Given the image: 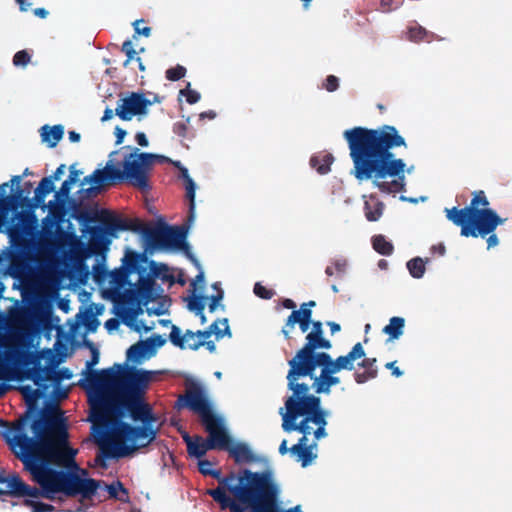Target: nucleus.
Instances as JSON below:
<instances>
[{"label":"nucleus","instance_id":"29","mask_svg":"<svg viewBox=\"0 0 512 512\" xmlns=\"http://www.w3.org/2000/svg\"><path fill=\"white\" fill-rule=\"evenodd\" d=\"M314 446H316V444L302 448L300 446H292L290 448V453L297 457V461L301 462L302 467H307L317 457V455L313 453Z\"/></svg>","mask_w":512,"mask_h":512},{"label":"nucleus","instance_id":"12","mask_svg":"<svg viewBox=\"0 0 512 512\" xmlns=\"http://www.w3.org/2000/svg\"><path fill=\"white\" fill-rule=\"evenodd\" d=\"M193 221H189L182 226L162 225L145 232L148 243L156 248H177L182 249L187 246L185 241L188 229Z\"/></svg>","mask_w":512,"mask_h":512},{"label":"nucleus","instance_id":"19","mask_svg":"<svg viewBox=\"0 0 512 512\" xmlns=\"http://www.w3.org/2000/svg\"><path fill=\"white\" fill-rule=\"evenodd\" d=\"M307 381L310 386V391L313 390V394L318 396L320 394H330L331 387L338 385L340 378L326 372H320L319 375H316L314 372L311 378H307Z\"/></svg>","mask_w":512,"mask_h":512},{"label":"nucleus","instance_id":"14","mask_svg":"<svg viewBox=\"0 0 512 512\" xmlns=\"http://www.w3.org/2000/svg\"><path fill=\"white\" fill-rule=\"evenodd\" d=\"M305 340L304 346L288 361L289 368L316 355L318 349L329 350L332 347L331 341L324 337L323 324L319 320L312 322V329Z\"/></svg>","mask_w":512,"mask_h":512},{"label":"nucleus","instance_id":"8","mask_svg":"<svg viewBox=\"0 0 512 512\" xmlns=\"http://www.w3.org/2000/svg\"><path fill=\"white\" fill-rule=\"evenodd\" d=\"M489 201L483 190L475 191L470 205L464 208H446V218L461 228L464 237H485L502 225L506 219L488 208Z\"/></svg>","mask_w":512,"mask_h":512},{"label":"nucleus","instance_id":"9","mask_svg":"<svg viewBox=\"0 0 512 512\" xmlns=\"http://www.w3.org/2000/svg\"><path fill=\"white\" fill-rule=\"evenodd\" d=\"M317 367L321 368L320 372H326L332 375L341 371L337 362L330 354L326 352L317 353L289 368L286 376L287 390L290 393L298 394L303 397H317L310 393V386L307 381V378H311V375H313Z\"/></svg>","mask_w":512,"mask_h":512},{"label":"nucleus","instance_id":"20","mask_svg":"<svg viewBox=\"0 0 512 512\" xmlns=\"http://www.w3.org/2000/svg\"><path fill=\"white\" fill-rule=\"evenodd\" d=\"M211 335H213V330H209V328L205 330H198L197 332L187 330L184 335H181L179 327L172 325L169 340L173 345L179 347L180 349H185V341H189V338L194 339L195 336H197L203 339H208L211 337Z\"/></svg>","mask_w":512,"mask_h":512},{"label":"nucleus","instance_id":"53","mask_svg":"<svg viewBox=\"0 0 512 512\" xmlns=\"http://www.w3.org/2000/svg\"><path fill=\"white\" fill-rule=\"evenodd\" d=\"M73 185L70 181L65 180L55 193V199L65 201L69 197Z\"/></svg>","mask_w":512,"mask_h":512},{"label":"nucleus","instance_id":"21","mask_svg":"<svg viewBox=\"0 0 512 512\" xmlns=\"http://www.w3.org/2000/svg\"><path fill=\"white\" fill-rule=\"evenodd\" d=\"M148 260L145 252L139 253L131 249H126L125 256L123 258V268L129 273L137 272L138 274H144L146 268L142 264Z\"/></svg>","mask_w":512,"mask_h":512},{"label":"nucleus","instance_id":"50","mask_svg":"<svg viewBox=\"0 0 512 512\" xmlns=\"http://www.w3.org/2000/svg\"><path fill=\"white\" fill-rule=\"evenodd\" d=\"M60 223L56 221L55 219L51 218V216H46L43 219V230L44 233L47 234V238L51 239L55 235V227L58 226Z\"/></svg>","mask_w":512,"mask_h":512},{"label":"nucleus","instance_id":"49","mask_svg":"<svg viewBox=\"0 0 512 512\" xmlns=\"http://www.w3.org/2000/svg\"><path fill=\"white\" fill-rule=\"evenodd\" d=\"M106 490L108 491L109 496L111 498H115V499L118 498L119 491H121L126 497H128V491L120 481H117L115 483L107 485ZM119 499L123 500V498H121V497H119Z\"/></svg>","mask_w":512,"mask_h":512},{"label":"nucleus","instance_id":"17","mask_svg":"<svg viewBox=\"0 0 512 512\" xmlns=\"http://www.w3.org/2000/svg\"><path fill=\"white\" fill-rule=\"evenodd\" d=\"M123 181V170L117 168L112 161H108L103 169H96L92 174L86 176L81 185L94 183L98 186H110Z\"/></svg>","mask_w":512,"mask_h":512},{"label":"nucleus","instance_id":"37","mask_svg":"<svg viewBox=\"0 0 512 512\" xmlns=\"http://www.w3.org/2000/svg\"><path fill=\"white\" fill-rule=\"evenodd\" d=\"M147 353H149L147 349V343L144 341H138L137 343L130 346L126 352L127 360L132 362H138L141 358H143Z\"/></svg>","mask_w":512,"mask_h":512},{"label":"nucleus","instance_id":"41","mask_svg":"<svg viewBox=\"0 0 512 512\" xmlns=\"http://www.w3.org/2000/svg\"><path fill=\"white\" fill-rule=\"evenodd\" d=\"M207 297L204 295H197L193 292V295L188 299L187 308L195 314H201L205 309V301Z\"/></svg>","mask_w":512,"mask_h":512},{"label":"nucleus","instance_id":"5","mask_svg":"<svg viewBox=\"0 0 512 512\" xmlns=\"http://www.w3.org/2000/svg\"><path fill=\"white\" fill-rule=\"evenodd\" d=\"M175 407L178 409L186 407L197 413L208 433L206 440L201 436H195L194 441L188 443L187 452L190 456L200 459L209 450L228 449V445L231 444V437L222 418L212 411L205 391L199 384L195 382L187 384L185 394L178 397Z\"/></svg>","mask_w":512,"mask_h":512},{"label":"nucleus","instance_id":"60","mask_svg":"<svg viewBox=\"0 0 512 512\" xmlns=\"http://www.w3.org/2000/svg\"><path fill=\"white\" fill-rule=\"evenodd\" d=\"M202 346H205L210 352H214L216 349L215 343L213 341H193V343H188L187 345V347L191 350H198Z\"/></svg>","mask_w":512,"mask_h":512},{"label":"nucleus","instance_id":"44","mask_svg":"<svg viewBox=\"0 0 512 512\" xmlns=\"http://www.w3.org/2000/svg\"><path fill=\"white\" fill-rule=\"evenodd\" d=\"M430 33L422 26L415 25L408 28V38L411 41L419 42L428 38Z\"/></svg>","mask_w":512,"mask_h":512},{"label":"nucleus","instance_id":"38","mask_svg":"<svg viewBox=\"0 0 512 512\" xmlns=\"http://www.w3.org/2000/svg\"><path fill=\"white\" fill-rule=\"evenodd\" d=\"M208 328L209 330H213V334L217 339L223 338L226 335L231 337V331L227 318L215 320Z\"/></svg>","mask_w":512,"mask_h":512},{"label":"nucleus","instance_id":"10","mask_svg":"<svg viewBox=\"0 0 512 512\" xmlns=\"http://www.w3.org/2000/svg\"><path fill=\"white\" fill-rule=\"evenodd\" d=\"M130 148L132 152L123 160L124 181L137 188L143 193H148L152 186L149 181V174L156 160L170 162L171 160L162 155L140 152L136 147Z\"/></svg>","mask_w":512,"mask_h":512},{"label":"nucleus","instance_id":"33","mask_svg":"<svg viewBox=\"0 0 512 512\" xmlns=\"http://www.w3.org/2000/svg\"><path fill=\"white\" fill-rule=\"evenodd\" d=\"M8 494L14 497H23L24 489H26V483L17 474L7 478Z\"/></svg>","mask_w":512,"mask_h":512},{"label":"nucleus","instance_id":"31","mask_svg":"<svg viewBox=\"0 0 512 512\" xmlns=\"http://www.w3.org/2000/svg\"><path fill=\"white\" fill-rule=\"evenodd\" d=\"M405 326V320L402 317L394 316L390 319L389 324L383 328V333L389 336V339H398L402 334Z\"/></svg>","mask_w":512,"mask_h":512},{"label":"nucleus","instance_id":"56","mask_svg":"<svg viewBox=\"0 0 512 512\" xmlns=\"http://www.w3.org/2000/svg\"><path fill=\"white\" fill-rule=\"evenodd\" d=\"M31 60V56L26 50H21L15 53L13 57V64L15 66H25L27 65Z\"/></svg>","mask_w":512,"mask_h":512},{"label":"nucleus","instance_id":"7","mask_svg":"<svg viewBox=\"0 0 512 512\" xmlns=\"http://www.w3.org/2000/svg\"><path fill=\"white\" fill-rule=\"evenodd\" d=\"M154 423H142L141 426H133L121 420L110 423L111 429L105 430L96 442L100 449V458H120L131 455L139 448L152 443L157 436L158 428L153 427Z\"/></svg>","mask_w":512,"mask_h":512},{"label":"nucleus","instance_id":"2","mask_svg":"<svg viewBox=\"0 0 512 512\" xmlns=\"http://www.w3.org/2000/svg\"><path fill=\"white\" fill-rule=\"evenodd\" d=\"M151 380V371L121 364L92 371L87 379L94 389L89 395L90 421L108 428L110 423L120 420L128 412L135 422H157L151 405L145 402Z\"/></svg>","mask_w":512,"mask_h":512},{"label":"nucleus","instance_id":"18","mask_svg":"<svg viewBox=\"0 0 512 512\" xmlns=\"http://www.w3.org/2000/svg\"><path fill=\"white\" fill-rule=\"evenodd\" d=\"M43 207V203H38L36 195L33 199L24 196V191L17 187L16 191L6 198L1 199V212L7 215L10 211H17L19 207L27 208L28 211L33 212L37 207Z\"/></svg>","mask_w":512,"mask_h":512},{"label":"nucleus","instance_id":"48","mask_svg":"<svg viewBox=\"0 0 512 512\" xmlns=\"http://www.w3.org/2000/svg\"><path fill=\"white\" fill-rule=\"evenodd\" d=\"M186 74V68L182 65H176L166 71V78L170 81H178Z\"/></svg>","mask_w":512,"mask_h":512},{"label":"nucleus","instance_id":"3","mask_svg":"<svg viewBox=\"0 0 512 512\" xmlns=\"http://www.w3.org/2000/svg\"><path fill=\"white\" fill-rule=\"evenodd\" d=\"M353 162L352 174L358 181L370 180L385 194L405 191L403 159L396 158L394 148L407 147L398 130L391 125L376 129L353 127L343 132Z\"/></svg>","mask_w":512,"mask_h":512},{"label":"nucleus","instance_id":"51","mask_svg":"<svg viewBox=\"0 0 512 512\" xmlns=\"http://www.w3.org/2000/svg\"><path fill=\"white\" fill-rule=\"evenodd\" d=\"M144 342L147 343V349L149 352H151L156 348L162 347L166 343V339L159 334H154Z\"/></svg>","mask_w":512,"mask_h":512},{"label":"nucleus","instance_id":"30","mask_svg":"<svg viewBox=\"0 0 512 512\" xmlns=\"http://www.w3.org/2000/svg\"><path fill=\"white\" fill-rule=\"evenodd\" d=\"M8 273L16 279H22L27 273V264L19 255H13L8 265Z\"/></svg>","mask_w":512,"mask_h":512},{"label":"nucleus","instance_id":"55","mask_svg":"<svg viewBox=\"0 0 512 512\" xmlns=\"http://www.w3.org/2000/svg\"><path fill=\"white\" fill-rule=\"evenodd\" d=\"M378 375V370H371L370 372L363 371V372H356L354 374V379L358 384H363L371 379L376 378Z\"/></svg>","mask_w":512,"mask_h":512},{"label":"nucleus","instance_id":"46","mask_svg":"<svg viewBox=\"0 0 512 512\" xmlns=\"http://www.w3.org/2000/svg\"><path fill=\"white\" fill-rule=\"evenodd\" d=\"M24 505L31 507L32 512H53V511H55V507L51 504L37 502L34 500H30V499H25Z\"/></svg>","mask_w":512,"mask_h":512},{"label":"nucleus","instance_id":"23","mask_svg":"<svg viewBox=\"0 0 512 512\" xmlns=\"http://www.w3.org/2000/svg\"><path fill=\"white\" fill-rule=\"evenodd\" d=\"M364 198H366L364 202V213L366 219L370 222L378 221L383 215L385 208L384 203L375 194L364 196Z\"/></svg>","mask_w":512,"mask_h":512},{"label":"nucleus","instance_id":"47","mask_svg":"<svg viewBox=\"0 0 512 512\" xmlns=\"http://www.w3.org/2000/svg\"><path fill=\"white\" fill-rule=\"evenodd\" d=\"M109 272L104 264H96L93 267V277L94 280L101 284L108 280Z\"/></svg>","mask_w":512,"mask_h":512},{"label":"nucleus","instance_id":"61","mask_svg":"<svg viewBox=\"0 0 512 512\" xmlns=\"http://www.w3.org/2000/svg\"><path fill=\"white\" fill-rule=\"evenodd\" d=\"M121 51L126 54V56L128 57V61L134 60L136 56V51L133 47V43L131 40L124 41L121 47Z\"/></svg>","mask_w":512,"mask_h":512},{"label":"nucleus","instance_id":"11","mask_svg":"<svg viewBox=\"0 0 512 512\" xmlns=\"http://www.w3.org/2000/svg\"><path fill=\"white\" fill-rule=\"evenodd\" d=\"M98 220L103 224L104 229L99 227L90 228V248L94 253H100L107 249L110 241L105 237V234L114 236L117 231H133L142 232L145 235L147 230L144 224L139 219H126L121 218L108 210H102L99 214Z\"/></svg>","mask_w":512,"mask_h":512},{"label":"nucleus","instance_id":"27","mask_svg":"<svg viewBox=\"0 0 512 512\" xmlns=\"http://www.w3.org/2000/svg\"><path fill=\"white\" fill-rule=\"evenodd\" d=\"M334 157L330 153L313 155L310 158V166L319 174L325 175L331 170Z\"/></svg>","mask_w":512,"mask_h":512},{"label":"nucleus","instance_id":"16","mask_svg":"<svg viewBox=\"0 0 512 512\" xmlns=\"http://www.w3.org/2000/svg\"><path fill=\"white\" fill-rule=\"evenodd\" d=\"M19 223L9 229V236L14 244L22 246L25 244L26 236H32L38 225L34 212L22 211L17 213Z\"/></svg>","mask_w":512,"mask_h":512},{"label":"nucleus","instance_id":"45","mask_svg":"<svg viewBox=\"0 0 512 512\" xmlns=\"http://www.w3.org/2000/svg\"><path fill=\"white\" fill-rule=\"evenodd\" d=\"M22 393L24 395L25 401L30 409H32L36 401L42 396V392L40 388L38 389H31L30 387H22Z\"/></svg>","mask_w":512,"mask_h":512},{"label":"nucleus","instance_id":"24","mask_svg":"<svg viewBox=\"0 0 512 512\" xmlns=\"http://www.w3.org/2000/svg\"><path fill=\"white\" fill-rule=\"evenodd\" d=\"M226 450L237 464L251 463L256 460L251 449L244 443H237L233 446H230L229 444L228 449Z\"/></svg>","mask_w":512,"mask_h":512},{"label":"nucleus","instance_id":"63","mask_svg":"<svg viewBox=\"0 0 512 512\" xmlns=\"http://www.w3.org/2000/svg\"><path fill=\"white\" fill-rule=\"evenodd\" d=\"M72 377V373L68 368H62L59 370H54L53 381L55 383H59L64 379H70Z\"/></svg>","mask_w":512,"mask_h":512},{"label":"nucleus","instance_id":"39","mask_svg":"<svg viewBox=\"0 0 512 512\" xmlns=\"http://www.w3.org/2000/svg\"><path fill=\"white\" fill-rule=\"evenodd\" d=\"M300 321H302L301 308L298 310L294 309L286 319L285 325L282 328V334L287 340L291 338L290 332L294 329L295 324H298Z\"/></svg>","mask_w":512,"mask_h":512},{"label":"nucleus","instance_id":"57","mask_svg":"<svg viewBox=\"0 0 512 512\" xmlns=\"http://www.w3.org/2000/svg\"><path fill=\"white\" fill-rule=\"evenodd\" d=\"M224 298V291L219 289V291L210 297V303L208 305L209 312L213 313L219 306L220 301ZM222 309H224L223 305H220Z\"/></svg>","mask_w":512,"mask_h":512},{"label":"nucleus","instance_id":"26","mask_svg":"<svg viewBox=\"0 0 512 512\" xmlns=\"http://www.w3.org/2000/svg\"><path fill=\"white\" fill-rule=\"evenodd\" d=\"M154 286L155 281L150 275L139 274L137 282L138 295L146 301L154 300Z\"/></svg>","mask_w":512,"mask_h":512},{"label":"nucleus","instance_id":"35","mask_svg":"<svg viewBox=\"0 0 512 512\" xmlns=\"http://www.w3.org/2000/svg\"><path fill=\"white\" fill-rule=\"evenodd\" d=\"M64 202L65 201L54 199L49 201L48 204L45 205V207H48L49 209L48 216H51V218L58 221V223H62L66 216V208Z\"/></svg>","mask_w":512,"mask_h":512},{"label":"nucleus","instance_id":"54","mask_svg":"<svg viewBox=\"0 0 512 512\" xmlns=\"http://www.w3.org/2000/svg\"><path fill=\"white\" fill-rule=\"evenodd\" d=\"M253 291L256 296H258L259 298L265 299V300L271 299L274 296L273 290L266 288L265 286H263L260 283H256L254 285Z\"/></svg>","mask_w":512,"mask_h":512},{"label":"nucleus","instance_id":"22","mask_svg":"<svg viewBox=\"0 0 512 512\" xmlns=\"http://www.w3.org/2000/svg\"><path fill=\"white\" fill-rule=\"evenodd\" d=\"M174 166L179 168L180 176L185 181L186 188V197L189 200V211H188V219L189 221H194L195 219V183L193 179L189 176L188 169L181 165L179 161L173 162Z\"/></svg>","mask_w":512,"mask_h":512},{"label":"nucleus","instance_id":"34","mask_svg":"<svg viewBox=\"0 0 512 512\" xmlns=\"http://www.w3.org/2000/svg\"><path fill=\"white\" fill-rule=\"evenodd\" d=\"M372 246L376 252L384 256H390L394 251L393 244L381 234L372 237Z\"/></svg>","mask_w":512,"mask_h":512},{"label":"nucleus","instance_id":"64","mask_svg":"<svg viewBox=\"0 0 512 512\" xmlns=\"http://www.w3.org/2000/svg\"><path fill=\"white\" fill-rule=\"evenodd\" d=\"M339 87V80L336 76L334 75H329L327 76L326 80H325V83H324V88L328 91V92H334L338 89Z\"/></svg>","mask_w":512,"mask_h":512},{"label":"nucleus","instance_id":"1","mask_svg":"<svg viewBox=\"0 0 512 512\" xmlns=\"http://www.w3.org/2000/svg\"><path fill=\"white\" fill-rule=\"evenodd\" d=\"M25 418H20L12 427L17 432L14 440L19 447L16 456L21 460L31 480L39 488L26 484L23 497L53 500L60 493L58 470L50 465L78 469L75 462L77 450L69 446V434L62 410L52 406L40 411L39 418L31 425L34 437L23 432Z\"/></svg>","mask_w":512,"mask_h":512},{"label":"nucleus","instance_id":"32","mask_svg":"<svg viewBox=\"0 0 512 512\" xmlns=\"http://www.w3.org/2000/svg\"><path fill=\"white\" fill-rule=\"evenodd\" d=\"M129 273L123 268H117L109 272L108 282L116 289L123 288L128 281Z\"/></svg>","mask_w":512,"mask_h":512},{"label":"nucleus","instance_id":"36","mask_svg":"<svg viewBox=\"0 0 512 512\" xmlns=\"http://www.w3.org/2000/svg\"><path fill=\"white\" fill-rule=\"evenodd\" d=\"M55 189L54 182L48 177H44L35 189V195L38 203H43L45 207V197Z\"/></svg>","mask_w":512,"mask_h":512},{"label":"nucleus","instance_id":"15","mask_svg":"<svg viewBox=\"0 0 512 512\" xmlns=\"http://www.w3.org/2000/svg\"><path fill=\"white\" fill-rule=\"evenodd\" d=\"M120 101L115 109V115L123 121H130L134 116L146 114L148 107L153 103L139 92H131Z\"/></svg>","mask_w":512,"mask_h":512},{"label":"nucleus","instance_id":"25","mask_svg":"<svg viewBox=\"0 0 512 512\" xmlns=\"http://www.w3.org/2000/svg\"><path fill=\"white\" fill-rule=\"evenodd\" d=\"M64 134V128L62 125H44L40 129V136L43 142L48 144V147L54 148L58 142L62 139Z\"/></svg>","mask_w":512,"mask_h":512},{"label":"nucleus","instance_id":"52","mask_svg":"<svg viewBox=\"0 0 512 512\" xmlns=\"http://www.w3.org/2000/svg\"><path fill=\"white\" fill-rule=\"evenodd\" d=\"M189 122H190L189 117L185 121L175 122L173 125V132L181 138H187Z\"/></svg>","mask_w":512,"mask_h":512},{"label":"nucleus","instance_id":"43","mask_svg":"<svg viewBox=\"0 0 512 512\" xmlns=\"http://www.w3.org/2000/svg\"><path fill=\"white\" fill-rule=\"evenodd\" d=\"M150 271L152 278L160 277L162 280H170L173 282V277L167 274L168 268L164 264H158L155 261L150 262Z\"/></svg>","mask_w":512,"mask_h":512},{"label":"nucleus","instance_id":"6","mask_svg":"<svg viewBox=\"0 0 512 512\" xmlns=\"http://www.w3.org/2000/svg\"><path fill=\"white\" fill-rule=\"evenodd\" d=\"M279 413L282 416V429L285 432L297 431L302 434L298 443L293 446L310 447L307 444V436L312 432L310 423L317 427L313 432L316 440L327 436L325 427L329 412L322 408L320 397H303L290 393Z\"/></svg>","mask_w":512,"mask_h":512},{"label":"nucleus","instance_id":"40","mask_svg":"<svg viewBox=\"0 0 512 512\" xmlns=\"http://www.w3.org/2000/svg\"><path fill=\"white\" fill-rule=\"evenodd\" d=\"M407 269L413 278H421L425 273V263L420 257H415L407 262Z\"/></svg>","mask_w":512,"mask_h":512},{"label":"nucleus","instance_id":"4","mask_svg":"<svg viewBox=\"0 0 512 512\" xmlns=\"http://www.w3.org/2000/svg\"><path fill=\"white\" fill-rule=\"evenodd\" d=\"M202 475L218 481V487L207 490L222 510L230 512H279V486L271 470L253 472L242 469L222 476L220 470H202Z\"/></svg>","mask_w":512,"mask_h":512},{"label":"nucleus","instance_id":"28","mask_svg":"<svg viewBox=\"0 0 512 512\" xmlns=\"http://www.w3.org/2000/svg\"><path fill=\"white\" fill-rule=\"evenodd\" d=\"M53 374L54 369L49 366L44 367H35L31 371L30 378L33 380L36 386L42 389H46L47 386L45 385V382L52 380L53 381Z\"/></svg>","mask_w":512,"mask_h":512},{"label":"nucleus","instance_id":"42","mask_svg":"<svg viewBox=\"0 0 512 512\" xmlns=\"http://www.w3.org/2000/svg\"><path fill=\"white\" fill-rule=\"evenodd\" d=\"M85 344H86L87 347H89V349L91 350V353H92L91 359L89 361H87V363H86V368H87V371H88V374H87V377H86V382H88L87 379H88L90 373L93 371L92 367L94 365H96L98 363V361H99V352H98V349L95 347L93 342L85 341ZM87 387L91 390L89 392V395L94 392V389L89 386V383H87Z\"/></svg>","mask_w":512,"mask_h":512},{"label":"nucleus","instance_id":"13","mask_svg":"<svg viewBox=\"0 0 512 512\" xmlns=\"http://www.w3.org/2000/svg\"><path fill=\"white\" fill-rule=\"evenodd\" d=\"M60 493L68 497L81 495L83 499H92L99 488L100 482L93 478H81L75 473L58 470Z\"/></svg>","mask_w":512,"mask_h":512},{"label":"nucleus","instance_id":"62","mask_svg":"<svg viewBox=\"0 0 512 512\" xmlns=\"http://www.w3.org/2000/svg\"><path fill=\"white\" fill-rule=\"evenodd\" d=\"M348 354L353 361L365 357V351L360 342L356 343Z\"/></svg>","mask_w":512,"mask_h":512},{"label":"nucleus","instance_id":"58","mask_svg":"<svg viewBox=\"0 0 512 512\" xmlns=\"http://www.w3.org/2000/svg\"><path fill=\"white\" fill-rule=\"evenodd\" d=\"M335 361L337 362V365L341 370L351 371L354 369V365H353L354 361L352 360L351 357H349V354L339 356L335 359Z\"/></svg>","mask_w":512,"mask_h":512},{"label":"nucleus","instance_id":"59","mask_svg":"<svg viewBox=\"0 0 512 512\" xmlns=\"http://www.w3.org/2000/svg\"><path fill=\"white\" fill-rule=\"evenodd\" d=\"M189 86H190V83H188L187 87H189ZM180 94L184 95L186 97V101L189 104L197 103L201 97L199 92H197L195 90H191L189 88L180 90Z\"/></svg>","mask_w":512,"mask_h":512}]
</instances>
